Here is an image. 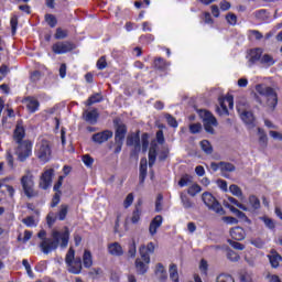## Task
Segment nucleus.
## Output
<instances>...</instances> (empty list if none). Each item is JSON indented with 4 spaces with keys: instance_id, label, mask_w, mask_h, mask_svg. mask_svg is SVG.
I'll use <instances>...</instances> for the list:
<instances>
[{
    "instance_id": "1",
    "label": "nucleus",
    "mask_w": 282,
    "mask_h": 282,
    "mask_svg": "<svg viewBox=\"0 0 282 282\" xmlns=\"http://www.w3.org/2000/svg\"><path fill=\"white\" fill-rule=\"evenodd\" d=\"M41 239L40 248L44 254H50L53 250H56L58 246L65 248L69 243V228L65 227L64 231L53 230L52 238H47V232L41 230L37 234Z\"/></svg>"
},
{
    "instance_id": "2",
    "label": "nucleus",
    "mask_w": 282,
    "mask_h": 282,
    "mask_svg": "<svg viewBox=\"0 0 282 282\" xmlns=\"http://www.w3.org/2000/svg\"><path fill=\"white\" fill-rule=\"evenodd\" d=\"M65 263L70 274H80L83 272V265L87 270L94 265V257L91 256V251L86 249L83 259H80V257H76V251L70 247L65 256Z\"/></svg>"
},
{
    "instance_id": "3",
    "label": "nucleus",
    "mask_w": 282,
    "mask_h": 282,
    "mask_svg": "<svg viewBox=\"0 0 282 282\" xmlns=\"http://www.w3.org/2000/svg\"><path fill=\"white\" fill-rule=\"evenodd\" d=\"M13 138L18 144L15 149V155L20 162H25L30 155H32V142L23 141L25 138V128H23V122L19 121L17 123Z\"/></svg>"
},
{
    "instance_id": "4",
    "label": "nucleus",
    "mask_w": 282,
    "mask_h": 282,
    "mask_svg": "<svg viewBox=\"0 0 282 282\" xmlns=\"http://www.w3.org/2000/svg\"><path fill=\"white\" fill-rule=\"evenodd\" d=\"M256 91H258V94H260V96H263V98L267 101V106L270 109L276 108V105L279 104V97L276 96V91H274L272 87L258 85L256 87Z\"/></svg>"
},
{
    "instance_id": "5",
    "label": "nucleus",
    "mask_w": 282,
    "mask_h": 282,
    "mask_svg": "<svg viewBox=\"0 0 282 282\" xmlns=\"http://www.w3.org/2000/svg\"><path fill=\"white\" fill-rule=\"evenodd\" d=\"M140 258L135 259V270L138 274H147L149 271V263H151V256L147 252V245L139 248Z\"/></svg>"
},
{
    "instance_id": "6",
    "label": "nucleus",
    "mask_w": 282,
    "mask_h": 282,
    "mask_svg": "<svg viewBox=\"0 0 282 282\" xmlns=\"http://www.w3.org/2000/svg\"><path fill=\"white\" fill-rule=\"evenodd\" d=\"M21 185L26 197L36 196V192H34V174H32V170H25V174L21 177Z\"/></svg>"
},
{
    "instance_id": "7",
    "label": "nucleus",
    "mask_w": 282,
    "mask_h": 282,
    "mask_svg": "<svg viewBox=\"0 0 282 282\" xmlns=\"http://www.w3.org/2000/svg\"><path fill=\"white\" fill-rule=\"evenodd\" d=\"M35 155L41 160V162H50L52 158V147H50V141L41 140L35 145Z\"/></svg>"
},
{
    "instance_id": "8",
    "label": "nucleus",
    "mask_w": 282,
    "mask_h": 282,
    "mask_svg": "<svg viewBox=\"0 0 282 282\" xmlns=\"http://www.w3.org/2000/svg\"><path fill=\"white\" fill-rule=\"evenodd\" d=\"M198 116L203 120L204 129L207 133H215V127L219 124L217 118H215L208 110H199Z\"/></svg>"
},
{
    "instance_id": "9",
    "label": "nucleus",
    "mask_w": 282,
    "mask_h": 282,
    "mask_svg": "<svg viewBox=\"0 0 282 282\" xmlns=\"http://www.w3.org/2000/svg\"><path fill=\"white\" fill-rule=\"evenodd\" d=\"M202 200L204 202L205 206L209 208V210L217 213V215H224V207H221V204H219L213 194L208 192L203 193Z\"/></svg>"
},
{
    "instance_id": "10",
    "label": "nucleus",
    "mask_w": 282,
    "mask_h": 282,
    "mask_svg": "<svg viewBox=\"0 0 282 282\" xmlns=\"http://www.w3.org/2000/svg\"><path fill=\"white\" fill-rule=\"evenodd\" d=\"M228 107L229 109H232V107H235V101L232 96L219 98V106L216 107V111L219 116H228Z\"/></svg>"
},
{
    "instance_id": "11",
    "label": "nucleus",
    "mask_w": 282,
    "mask_h": 282,
    "mask_svg": "<svg viewBox=\"0 0 282 282\" xmlns=\"http://www.w3.org/2000/svg\"><path fill=\"white\" fill-rule=\"evenodd\" d=\"M237 110L245 124H247L249 129H254V115L248 110L241 109V106H237Z\"/></svg>"
},
{
    "instance_id": "12",
    "label": "nucleus",
    "mask_w": 282,
    "mask_h": 282,
    "mask_svg": "<svg viewBox=\"0 0 282 282\" xmlns=\"http://www.w3.org/2000/svg\"><path fill=\"white\" fill-rule=\"evenodd\" d=\"M54 54H67L74 50V44L70 42H57L52 47Z\"/></svg>"
},
{
    "instance_id": "13",
    "label": "nucleus",
    "mask_w": 282,
    "mask_h": 282,
    "mask_svg": "<svg viewBox=\"0 0 282 282\" xmlns=\"http://www.w3.org/2000/svg\"><path fill=\"white\" fill-rule=\"evenodd\" d=\"M23 105H25L29 113H36L39 111V108L41 107V104L39 102V99L35 97H25L22 99Z\"/></svg>"
},
{
    "instance_id": "14",
    "label": "nucleus",
    "mask_w": 282,
    "mask_h": 282,
    "mask_svg": "<svg viewBox=\"0 0 282 282\" xmlns=\"http://www.w3.org/2000/svg\"><path fill=\"white\" fill-rule=\"evenodd\" d=\"M110 138H113V132H111L110 130H105V131L95 133L91 140L96 144H102L107 142V140H110Z\"/></svg>"
},
{
    "instance_id": "15",
    "label": "nucleus",
    "mask_w": 282,
    "mask_h": 282,
    "mask_svg": "<svg viewBox=\"0 0 282 282\" xmlns=\"http://www.w3.org/2000/svg\"><path fill=\"white\" fill-rule=\"evenodd\" d=\"M52 175H54V170H46L40 180V188L43 191H47L50 186H52Z\"/></svg>"
},
{
    "instance_id": "16",
    "label": "nucleus",
    "mask_w": 282,
    "mask_h": 282,
    "mask_svg": "<svg viewBox=\"0 0 282 282\" xmlns=\"http://www.w3.org/2000/svg\"><path fill=\"white\" fill-rule=\"evenodd\" d=\"M162 221H163V218L160 215L155 216L151 220L150 226H149V232H150L151 237H155V235H158V228H160L162 226Z\"/></svg>"
},
{
    "instance_id": "17",
    "label": "nucleus",
    "mask_w": 282,
    "mask_h": 282,
    "mask_svg": "<svg viewBox=\"0 0 282 282\" xmlns=\"http://www.w3.org/2000/svg\"><path fill=\"white\" fill-rule=\"evenodd\" d=\"M83 119L85 122H88V124H96V122H98V110H85L83 113Z\"/></svg>"
},
{
    "instance_id": "18",
    "label": "nucleus",
    "mask_w": 282,
    "mask_h": 282,
    "mask_svg": "<svg viewBox=\"0 0 282 282\" xmlns=\"http://www.w3.org/2000/svg\"><path fill=\"white\" fill-rule=\"evenodd\" d=\"M263 54L262 48H253L249 52V55L247 56L249 61V65H254V63H258V61L261 63V57Z\"/></svg>"
},
{
    "instance_id": "19",
    "label": "nucleus",
    "mask_w": 282,
    "mask_h": 282,
    "mask_svg": "<svg viewBox=\"0 0 282 282\" xmlns=\"http://www.w3.org/2000/svg\"><path fill=\"white\" fill-rule=\"evenodd\" d=\"M127 135V126L119 124L116 130L115 140L116 144H122L124 142V137Z\"/></svg>"
},
{
    "instance_id": "20",
    "label": "nucleus",
    "mask_w": 282,
    "mask_h": 282,
    "mask_svg": "<svg viewBox=\"0 0 282 282\" xmlns=\"http://www.w3.org/2000/svg\"><path fill=\"white\" fill-rule=\"evenodd\" d=\"M108 252L112 257H122L124 254V250L122 249V246L118 242H112L108 245Z\"/></svg>"
},
{
    "instance_id": "21",
    "label": "nucleus",
    "mask_w": 282,
    "mask_h": 282,
    "mask_svg": "<svg viewBox=\"0 0 282 282\" xmlns=\"http://www.w3.org/2000/svg\"><path fill=\"white\" fill-rule=\"evenodd\" d=\"M230 237L235 239V241H243L246 239V230L241 227H235L230 230Z\"/></svg>"
},
{
    "instance_id": "22",
    "label": "nucleus",
    "mask_w": 282,
    "mask_h": 282,
    "mask_svg": "<svg viewBox=\"0 0 282 282\" xmlns=\"http://www.w3.org/2000/svg\"><path fill=\"white\" fill-rule=\"evenodd\" d=\"M155 276L159 281H166L169 279V274L166 273V269L162 263H158L155 268Z\"/></svg>"
},
{
    "instance_id": "23",
    "label": "nucleus",
    "mask_w": 282,
    "mask_h": 282,
    "mask_svg": "<svg viewBox=\"0 0 282 282\" xmlns=\"http://www.w3.org/2000/svg\"><path fill=\"white\" fill-rule=\"evenodd\" d=\"M128 147H134V151H140V137L137 134H131L127 139Z\"/></svg>"
},
{
    "instance_id": "24",
    "label": "nucleus",
    "mask_w": 282,
    "mask_h": 282,
    "mask_svg": "<svg viewBox=\"0 0 282 282\" xmlns=\"http://www.w3.org/2000/svg\"><path fill=\"white\" fill-rule=\"evenodd\" d=\"M148 164H149V162L147 161V158L141 159V161H140V175H139L140 182H144V180H147Z\"/></svg>"
},
{
    "instance_id": "25",
    "label": "nucleus",
    "mask_w": 282,
    "mask_h": 282,
    "mask_svg": "<svg viewBox=\"0 0 282 282\" xmlns=\"http://www.w3.org/2000/svg\"><path fill=\"white\" fill-rule=\"evenodd\" d=\"M154 67L156 69H160V72H165V69H169V67H171V63L164 61V58L159 57L154 61Z\"/></svg>"
},
{
    "instance_id": "26",
    "label": "nucleus",
    "mask_w": 282,
    "mask_h": 282,
    "mask_svg": "<svg viewBox=\"0 0 282 282\" xmlns=\"http://www.w3.org/2000/svg\"><path fill=\"white\" fill-rule=\"evenodd\" d=\"M102 100H104L102 94L97 93L90 96L88 100L85 102V105L87 107H91V105H96V102H102Z\"/></svg>"
},
{
    "instance_id": "27",
    "label": "nucleus",
    "mask_w": 282,
    "mask_h": 282,
    "mask_svg": "<svg viewBox=\"0 0 282 282\" xmlns=\"http://www.w3.org/2000/svg\"><path fill=\"white\" fill-rule=\"evenodd\" d=\"M158 158V145H152L149 150V166H153L155 164V160Z\"/></svg>"
},
{
    "instance_id": "28",
    "label": "nucleus",
    "mask_w": 282,
    "mask_h": 282,
    "mask_svg": "<svg viewBox=\"0 0 282 282\" xmlns=\"http://www.w3.org/2000/svg\"><path fill=\"white\" fill-rule=\"evenodd\" d=\"M261 65H265L267 67H272L276 61H274V57L270 54H264L261 56L260 59Z\"/></svg>"
},
{
    "instance_id": "29",
    "label": "nucleus",
    "mask_w": 282,
    "mask_h": 282,
    "mask_svg": "<svg viewBox=\"0 0 282 282\" xmlns=\"http://www.w3.org/2000/svg\"><path fill=\"white\" fill-rule=\"evenodd\" d=\"M181 202H182L183 208H185L186 210L195 206V204L191 202V198H188V196L184 193H181Z\"/></svg>"
},
{
    "instance_id": "30",
    "label": "nucleus",
    "mask_w": 282,
    "mask_h": 282,
    "mask_svg": "<svg viewBox=\"0 0 282 282\" xmlns=\"http://www.w3.org/2000/svg\"><path fill=\"white\" fill-rule=\"evenodd\" d=\"M269 260L272 268H279V263L282 261V257L276 252H272V254L269 256Z\"/></svg>"
},
{
    "instance_id": "31",
    "label": "nucleus",
    "mask_w": 282,
    "mask_h": 282,
    "mask_svg": "<svg viewBox=\"0 0 282 282\" xmlns=\"http://www.w3.org/2000/svg\"><path fill=\"white\" fill-rule=\"evenodd\" d=\"M200 149L206 153V155H213V144L208 140L200 141Z\"/></svg>"
},
{
    "instance_id": "32",
    "label": "nucleus",
    "mask_w": 282,
    "mask_h": 282,
    "mask_svg": "<svg viewBox=\"0 0 282 282\" xmlns=\"http://www.w3.org/2000/svg\"><path fill=\"white\" fill-rule=\"evenodd\" d=\"M170 279L173 282H180V274L177 273V265H170Z\"/></svg>"
},
{
    "instance_id": "33",
    "label": "nucleus",
    "mask_w": 282,
    "mask_h": 282,
    "mask_svg": "<svg viewBox=\"0 0 282 282\" xmlns=\"http://www.w3.org/2000/svg\"><path fill=\"white\" fill-rule=\"evenodd\" d=\"M193 184V176L186 174L178 181V186L184 188V186H191Z\"/></svg>"
},
{
    "instance_id": "34",
    "label": "nucleus",
    "mask_w": 282,
    "mask_h": 282,
    "mask_svg": "<svg viewBox=\"0 0 282 282\" xmlns=\"http://www.w3.org/2000/svg\"><path fill=\"white\" fill-rule=\"evenodd\" d=\"M249 204L253 210H259V208H261V202L254 195L249 196Z\"/></svg>"
},
{
    "instance_id": "35",
    "label": "nucleus",
    "mask_w": 282,
    "mask_h": 282,
    "mask_svg": "<svg viewBox=\"0 0 282 282\" xmlns=\"http://www.w3.org/2000/svg\"><path fill=\"white\" fill-rule=\"evenodd\" d=\"M220 171L223 173H232L235 172V166L232 165V163L220 162Z\"/></svg>"
},
{
    "instance_id": "36",
    "label": "nucleus",
    "mask_w": 282,
    "mask_h": 282,
    "mask_svg": "<svg viewBox=\"0 0 282 282\" xmlns=\"http://www.w3.org/2000/svg\"><path fill=\"white\" fill-rule=\"evenodd\" d=\"M69 210V207L67 205H62L59 212L57 213V217L59 221H65V218L67 217V213Z\"/></svg>"
},
{
    "instance_id": "37",
    "label": "nucleus",
    "mask_w": 282,
    "mask_h": 282,
    "mask_svg": "<svg viewBox=\"0 0 282 282\" xmlns=\"http://www.w3.org/2000/svg\"><path fill=\"white\" fill-rule=\"evenodd\" d=\"M229 191H230V193H232L235 195V197H239V198L243 199V192H241V188L239 186L230 185Z\"/></svg>"
},
{
    "instance_id": "38",
    "label": "nucleus",
    "mask_w": 282,
    "mask_h": 282,
    "mask_svg": "<svg viewBox=\"0 0 282 282\" xmlns=\"http://www.w3.org/2000/svg\"><path fill=\"white\" fill-rule=\"evenodd\" d=\"M187 193L188 195H191V197H195V195H197L198 193H202V186H199L198 184H193L187 189Z\"/></svg>"
},
{
    "instance_id": "39",
    "label": "nucleus",
    "mask_w": 282,
    "mask_h": 282,
    "mask_svg": "<svg viewBox=\"0 0 282 282\" xmlns=\"http://www.w3.org/2000/svg\"><path fill=\"white\" fill-rule=\"evenodd\" d=\"M45 21L50 25V28H56V24L58 23V21L56 20V17L50 13L45 15Z\"/></svg>"
},
{
    "instance_id": "40",
    "label": "nucleus",
    "mask_w": 282,
    "mask_h": 282,
    "mask_svg": "<svg viewBox=\"0 0 282 282\" xmlns=\"http://www.w3.org/2000/svg\"><path fill=\"white\" fill-rule=\"evenodd\" d=\"M216 282H235V278L230 274L221 273L216 278Z\"/></svg>"
},
{
    "instance_id": "41",
    "label": "nucleus",
    "mask_w": 282,
    "mask_h": 282,
    "mask_svg": "<svg viewBox=\"0 0 282 282\" xmlns=\"http://www.w3.org/2000/svg\"><path fill=\"white\" fill-rule=\"evenodd\" d=\"M22 265L25 268L28 276H30V279H34V272H32V267L30 265L28 259L22 260Z\"/></svg>"
},
{
    "instance_id": "42",
    "label": "nucleus",
    "mask_w": 282,
    "mask_h": 282,
    "mask_svg": "<svg viewBox=\"0 0 282 282\" xmlns=\"http://www.w3.org/2000/svg\"><path fill=\"white\" fill-rule=\"evenodd\" d=\"M46 224L48 228H52L54 224H56V214H54V212H50L46 216Z\"/></svg>"
},
{
    "instance_id": "43",
    "label": "nucleus",
    "mask_w": 282,
    "mask_h": 282,
    "mask_svg": "<svg viewBox=\"0 0 282 282\" xmlns=\"http://www.w3.org/2000/svg\"><path fill=\"white\" fill-rule=\"evenodd\" d=\"M24 225L28 226V228H36V220H34V217L29 216L22 220Z\"/></svg>"
},
{
    "instance_id": "44",
    "label": "nucleus",
    "mask_w": 282,
    "mask_h": 282,
    "mask_svg": "<svg viewBox=\"0 0 282 282\" xmlns=\"http://www.w3.org/2000/svg\"><path fill=\"white\" fill-rule=\"evenodd\" d=\"M128 254H129L130 259H135V254H138V250L135 248V241H132L129 245Z\"/></svg>"
},
{
    "instance_id": "45",
    "label": "nucleus",
    "mask_w": 282,
    "mask_h": 282,
    "mask_svg": "<svg viewBox=\"0 0 282 282\" xmlns=\"http://www.w3.org/2000/svg\"><path fill=\"white\" fill-rule=\"evenodd\" d=\"M227 241H228L229 246H231V248H234L235 250H246V246H243L240 242H237V241L230 240V239H228Z\"/></svg>"
},
{
    "instance_id": "46",
    "label": "nucleus",
    "mask_w": 282,
    "mask_h": 282,
    "mask_svg": "<svg viewBox=\"0 0 282 282\" xmlns=\"http://www.w3.org/2000/svg\"><path fill=\"white\" fill-rule=\"evenodd\" d=\"M141 215H142V212H140V208L135 207V209L132 213V218H131L132 224H138V221H140Z\"/></svg>"
},
{
    "instance_id": "47",
    "label": "nucleus",
    "mask_w": 282,
    "mask_h": 282,
    "mask_svg": "<svg viewBox=\"0 0 282 282\" xmlns=\"http://www.w3.org/2000/svg\"><path fill=\"white\" fill-rule=\"evenodd\" d=\"M261 219L264 223V225L269 228V230H274V228L276 227L274 220H272L271 218L262 217Z\"/></svg>"
},
{
    "instance_id": "48",
    "label": "nucleus",
    "mask_w": 282,
    "mask_h": 282,
    "mask_svg": "<svg viewBox=\"0 0 282 282\" xmlns=\"http://www.w3.org/2000/svg\"><path fill=\"white\" fill-rule=\"evenodd\" d=\"M230 204H234L235 206H237V208H240V210H245L248 212V207L239 202H237V199L235 197H229L228 198Z\"/></svg>"
},
{
    "instance_id": "49",
    "label": "nucleus",
    "mask_w": 282,
    "mask_h": 282,
    "mask_svg": "<svg viewBox=\"0 0 282 282\" xmlns=\"http://www.w3.org/2000/svg\"><path fill=\"white\" fill-rule=\"evenodd\" d=\"M258 133L260 135V144H262V147H265L268 144V135H265L261 128H258Z\"/></svg>"
},
{
    "instance_id": "50",
    "label": "nucleus",
    "mask_w": 282,
    "mask_h": 282,
    "mask_svg": "<svg viewBox=\"0 0 282 282\" xmlns=\"http://www.w3.org/2000/svg\"><path fill=\"white\" fill-rule=\"evenodd\" d=\"M165 120L170 127H173L174 129H177V120L171 115H165Z\"/></svg>"
},
{
    "instance_id": "51",
    "label": "nucleus",
    "mask_w": 282,
    "mask_h": 282,
    "mask_svg": "<svg viewBox=\"0 0 282 282\" xmlns=\"http://www.w3.org/2000/svg\"><path fill=\"white\" fill-rule=\"evenodd\" d=\"M55 39L57 40L67 39V31L61 28H57L55 33Z\"/></svg>"
},
{
    "instance_id": "52",
    "label": "nucleus",
    "mask_w": 282,
    "mask_h": 282,
    "mask_svg": "<svg viewBox=\"0 0 282 282\" xmlns=\"http://www.w3.org/2000/svg\"><path fill=\"white\" fill-rule=\"evenodd\" d=\"M164 199V196H162V194H159L156 196V200H155V210L156 213H161L162 210V200Z\"/></svg>"
},
{
    "instance_id": "53",
    "label": "nucleus",
    "mask_w": 282,
    "mask_h": 282,
    "mask_svg": "<svg viewBox=\"0 0 282 282\" xmlns=\"http://www.w3.org/2000/svg\"><path fill=\"white\" fill-rule=\"evenodd\" d=\"M226 21L229 25H237V15L235 13H229L226 15Z\"/></svg>"
},
{
    "instance_id": "54",
    "label": "nucleus",
    "mask_w": 282,
    "mask_h": 282,
    "mask_svg": "<svg viewBox=\"0 0 282 282\" xmlns=\"http://www.w3.org/2000/svg\"><path fill=\"white\" fill-rule=\"evenodd\" d=\"M199 131H202V123H192L189 124V132L195 134V133H199Z\"/></svg>"
},
{
    "instance_id": "55",
    "label": "nucleus",
    "mask_w": 282,
    "mask_h": 282,
    "mask_svg": "<svg viewBox=\"0 0 282 282\" xmlns=\"http://www.w3.org/2000/svg\"><path fill=\"white\" fill-rule=\"evenodd\" d=\"M142 150L143 152H147V150L149 149V134L144 133L142 134Z\"/></svg>"
},
{
    "instance_id": "56",
    "label": "nucleus",
    "mask_w": 282,
    "mask_h": 282,
    "mask_svg": "<svg viewBox=\"0 0 282 282\" xmlns=\"http://www.w3.org/2000/svg\"><path fill=\"white\" fill-rule=\"evenodd\" d=\"M105 67H107V59L102 56L97 62V69H105Z\"/></svg>"
},
{
    "instance_id": "57",
    "label": "nucleus",
    "mask_w": 282,
    "mask_h": 282,
    "mask_svg": "<svg viewBox=\"0 0 282 282\" xmlns=\"http://www.w3.org/2000/svg\"><path fill=\"white\" fill-rule=\"evenodd\" d=\"M83 162L85 164V166H91L94 164V159L91 156H89V154H86L83 156Z\"/></svg>"
},
{
    "instance_id": "58",
    "label": "nucleus",
    "mask_w": 282,
    "mask_h": 282,
    "mask_svg": "<svg viewBox=\"0 0 282 282\" xmlns=\"http://www.w3.org/2000/svg\"><path fill=\"white\" fill-rule=\"evenodd\" d=\"M131 204H133V194H128V196L126 197V199L123 202V206H124V208H129V206H131Z\"/></svg>"
},
{
    "instance_id": "59",
    "label": "nucleus",
    "mask_w": 282,
    "mask_h": 282,
    "mask_svg": "<svg viewBox=\"0 0 282 282\" xmlns=\"http://www.w3.org/2000/svg\"><path fill=\"white\" fill-rule=\"evenodd\" d=\"M11 32L13 35L17 34V26L19 25V21L17 20V18H12L11 21Z\"/></svg>"
},
{
    "instance_id": "60",
    "label": "nucleus",
    "mask_w": 282,
    "mask_h": 282,
    "mask_svg": "<svg viewBox=\"0 0 282 282\" xmlns=\"http://www.w3.org/2000/svg\"><path fill=\"white\" fill-rule=\"evenodd\" d=\"M249 32H250V36H254L256 41H261V39H263V34L258 30H251Z\"/></svg>"
},
{
    "instance_id": "61",
    "label": "nucleus",
    "mask_w": 282,
    "mask_h": 282,
    "mask_svg": "<svg viewBox=\"0 0 282 282\" xmlns=\"http://www.w3.org/2000/svg\"><path fill=\"white\" fill-rule=\"evenodd\" d=\"M199 270L200 272H203V274H206V272H208V262L206 260L200 261Z\"/></svg>"
},
{
    "instance_id": "62",
    "label": "nucleus",
    "mask_w": 282,
    "mask_h": 282,
    "mask_svg": "<svg viewBox=\"0 0 282 282\" xmlns=\"http://www.w3.org/2000/svg\"><path fill=\"white\" fill-rule=\"evenodd\" d=\"M145 252L150 256L155 252V245L153 242H149L148 246H145Z\"/></svg>"
},
{
    "instance_id": "63",
    "label": "nucleus",
    "mask_w": 282,
    "mask_h": 282,
    "mask_svg": "<svg viewBox=\"0 0 282 282\" xmlns=\"http://www.w3.org/2000/svg\"><path fill=\"white\" fill-rule=\"evenodd\" d=\"M228 259H229L230 261H239L240 257H239V254H237V252H235V251H229V252H228Z\"/></svg>"
},
{
    "instance_id": "64",
    "label": "nucleus",
    "mask_w": 282,
    "mask_h": 282,
    "mask_svg": "<svg viewBox=\"0 0 282 282\" xmlns=\"http://www.w3.org/2000/svg\"><path fill=\"white\" fill-rule=\"evenodd\" d=\"M241 282H252V274L250 273H243L240 278Z\"/></svg>"
}]
</instances>
